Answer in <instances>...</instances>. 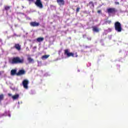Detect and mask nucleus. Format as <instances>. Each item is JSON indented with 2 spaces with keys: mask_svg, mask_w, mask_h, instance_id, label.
I'll use <instances>...</instances> for the list:
<instances>
[{
  "mask_svg": "<svg viewBox=\"0 0 128 128\" xmlns=\"http://www.w3.org/2000/svg\"><path fill=\"white\" fill-rule=\"evenodd\" d=\"M24 59L21 58L20 57L16 56L12 58L11 60V64H24Z\"/></svg>",
  "mask_w": 128,
  "mask_h": 128,
  "instance_id": "f257e3e1",
  "label": "nucleus"
},
{
  "mask_svg": "<svg viewBox=\"0 0 128 128\" xmlns=\"http://www.w3.org/2000/svg\"><path fill=\"white\" fill-rule=\"evenodd\" d=\"M64 54L65 56H66L67 58H70V56H72V58H78V53L76 52L75 54H74L72 52H70V49H66L64 50Z\"/></svg>",
  "mask_w": 128,
  "mask_h": 128,
  "instance_id": "f03ea898",
  "label": "nucleus"
},
{
  "mask_svg": "<svg viewBox=\"0 0 128 128\" xmlns=\"http://www.w3.org/2000/svg\"><path fill=\"white\" fill-rule=\"evenodd\" d=\"M115 30L118 32H120L122 30V24L118 22H116L114 24Z\"/></svg>",
  "mask_w": 128,
  "mask_h": 128,
  "instance_id": "7ed1b4c3",
  "label": "nucleus"
},
{
  "mask_svg": "<svg viewBox=\"0 0 128 128\" xmlns=\"http://www.w3.org/2000/svg\"><path fill=\"white\" fill-rule=\"evenodd\" d=\"M22 86L24 88H26V90H28V84H30V82L28 81V80L25 79L22 82Z\"/></svg>",
  "mask_w": 128,
  "mask_h": 128,
  "instance_id": "20e7f679",
  "label": "nucleus"
},
{
  "mask_svg": "<svg viewBox=\"0 0 128 128\" xmlns=\"http://www.w3.org/2000/svg\"><path fill=\"white\" fill-rule=\"evenodd\" d=\"M34 4L36 6L39 8H44V5L42 2L41 0H36V2H34Z\"/></svg>",
  "mask_w": 128,
  "mask_h": 128,
  "instance_id": "39448f33",
  "label": "nucleus"
},
{
  "mask_svg": "<svg viewBox=\"0 0 128 128\" xmlns=\"http://www.w3.org/2000/svg\"><path fill=\"white\" fill-rule=\"evenodd\" d=\"M118 12V10L116 9V8H109L107 9V12L108 14H114L116 12Z\"/></svg>",
  "mask_w": 128,
  "mask_h": 128,
  "instance_id": "423d86ee",
  "label": "nucleus"
},
{
  "mask_svg": "<svg viewBox=\"0 0 128 128\" xmlns=\"http://www.w3.org/2000/svg\"><path fill=\"white\" fill-rule=\"evenodd\" d=\"M30 26H32L33 28H36V26H40V22H32L30 23Z\"/></svg>",
  "mask_w": 128,
  "mask_h": 128,
  "instance_id": "0eeeda50",
  "label": "nucleus"
},
{
  "mask_svg": "<svg viewBox=\"0 0 128 128\" xmlns=\"http://www.w3.org/2000/svg\"><path fill=\"white\" fill-rule=\"evenodd\" d=\"M24 74H26V71L24 70H19L18 72L16 74V76H24Z\"/></svg>",
  "mask_w": 128,
  "mask_h": 128,
  "instance_id": "6e6552de",
  "label": "nucleus"
},
{
  "mask_svg": "<svg viewBox=\"0 0 128 128\" xmlns=\"http://www.w3.org/2000/svg\"><path fill=\"white\" fill-rule=\"evenodd\" d=\"M56 2L60 6H64V0H56Z\"/></svg>",
  "mask_w": 128,
  "mask_h": 128,
  "instance_id": "1a4fd4ad",
  "label": "nucleus"
},
{
  "mask_svg": "<svg viewBox=\"0 0 128 128\" xmlns=\"http://www.w3.org/2000/svg\"><path fill=\"white\" fill-rule=\"evenodd\" d=\"M92 32H100V29H98V27L94 26L93 27H92Z\"/></svg>",
  "mask_w": 128,
  "mask_h": 128,
  "instance_id": "9d476101",
  "label": "nucleus"
},
{
  "mask_svg": "<svg viewBox=\"0 0 128 128\" xmlns=\"http://www.w3.org/2000/svg\"><path fill=\"white\" fill-rule=\"evenodd\" d=\"M14 48H16L17 50H21L20 46L18 44H16L14 46Z\"/></svg>",
  "mask_w": 128,
  "mask_h": 128,
  "instance_id": "9b49d317",
  "label": "nucleus"
},
{
  "mask_svg": "<svg viewBox=\"0 0 128 128\" xmlns=\"http://www.w3.org/2000/svg\"><path fill=\"white\" fill-rule=\"evenodd\" d=\"M18 98H20V94H16L15 95L12 96V99L14 100H18Z\"/></svg>",
  "mask_w": 128,
  "mask_h": 128,
  "instance_id": "f8f14e48",
  "label": "nucleus"
},
{
  "mask_svg": "<svg viewBox=\"0 0 128 128\" xmlns=\"http://www.w3.org/2000/svg\"><path fill=\"white\" fill-rule=\"evenodd\" d=\"M44 38L43 37H40L36 38V40L37 42H44Z\"/></svg>",
  "mask_w": 128,
  "mask_h": 128,
  "instance_id": "ddd939ff",
  "label": "nucleus"
},
{
  "mask_svg": "<svg viewBox=\"0 0 128 128\" xmlns=\"http://www.w3.org/2000/svg\"><path fill=\"white\" fill-rule=\"evenodd\" d=\"M16 74V70H11V76H14Z\"/></svg>",
  "mask_w": 128,
  "mask_h": 128,
  "instance_id": "4468645a",
  "label": "nucleus"
},
{
  "mask_svg": "<svg viewBox=\"0 0 128 128\" xmlns=\"http://www.w3.org/2000/svg\"><path fill=\"white\" fill-rule=\"evenodd\" d=\"M4 94H0V104H2V100H4Z\"/></svg>",
  "mask_w": 128,
  "mask_h": 128,
  "instance_id": "2eb2a0df",
  "label": "nucleus"
},
{
  "mask_svg": "<svg viewBox=\"0 0 128 128\" xmlns=\"http://www.w3.org/2000/svg\"><path fill=\"white\" fill-rule=\"evenodd\" d=\"M10 8H12V6H4V10L8 12L9 10H10Z\"/></svg>",
  "mask_w": 128,
  "mask_h": 128,
  "instance_id": "dca6fc26",
  "label": "nucleus"
},
{
  "mask_svg": "<svg viewBox=\"0 0 128 128\" xmlns=\"http://www.w3.org/2000/svg\"><path fill=\"white\" fill-rule=\"evenodd\" d=\"M50 56V55H44L42 56V60H46Z\"/></svg>",
  "mask_w": 128,
  "mask_h": 128,
  "instance_id": "f3484780",
  "label": "nucleus"
},
{
  "mask_svg": "<svg viewBox=\"0 0 128 128\" xmlns=\"http://www.w3.org/2000/svg\"><path fill=\"white\" fill-rule=\"evenodd\" d=\"M28 60L30 64L34 62V59L30 57L28 58Z\"/></svg>",
  "mask_w": 128,
  "mask_h": 128,
  "instance_id": "a211bd4d",
  "label": "nucleus"
},
{
  "mask_svg": "<svg viewBox=\"0 0 128 128\" xmlns=\"http://www.w3.org/2000/svg\"><path fill=\"white\" fill-rule=\"evenodd\" d=\"M89 6L92 8H94V2H90L88 4Z\"/></svg>",
  "mask_w": 128,
  "mask_h": 128,
  "instance_id": "6ab92c4d",
  "label": "nucleus"
},
{
  "mask_svg": "<svg viewBox=\"0 0 128 128\" xmlns=\"http://www.w3.org/2000/svg\"><path fill=\"white\" fill-rule=\"evenodd\" d=\"M105 24H112V20H106V22H105Z\"/></svg>",
  "mask_w": 128,
  "mask_h": 128,
  "instance_id": "aec40b11",
  "label": "nucleus"
},
{
  "mask_svg": "<svg viewBox=\"0 0 128 128\" xmlns=\"http://www.w3.org/2000/svg\"><path fill=\"white\" fill-rule=\"evenodd\" d=\"M80 8H78L76 9V13L78 14V12H80Z\"/></svg>",
  "mask_w": 128,
  "mask_h": 128,
  "instance_id": "412c9836",
  "label": "nucleus"
},
{
  "mask_svg": "<svg viewBox=\"0 0 128 128\" xmlns=\"http://www.w3.org/2000/svg\"><path fill=\"white\" fill-rule=\"evenodd\" d=\"M98 14H102V10H98Z\"/></svg>",
  "mask_w": 128,
  "mask_h": 128,
  "instance_id": "4be33fe9",
  "label": "nucleus"
},
{
  "mask_svg": "<svg viewBox=\"0 0 128 128\" xmlns=\"http://www.w3.org/2000/svg\"><path fill=\"white\" fill-rule=\"evenodd\" d=\"M8 94V96H12V95L11 94Z\"/></svg>",
  "mask_w": 128,
  "mask_h": 128,
  "instance_id": "5701e85b",
  "label": "nucleus"
},
{
  "mask_svg": "<svg viewBox=\"0 0 128 128\" xmlns=\"http://www.w3.org/2000/svg\"><path fill=\"white\" fill-rule=\"evenodd\" d=\"M116 4H120V2H115Z\"/></svg>",
  "mask_w": 128,
  "mask_h": 128,
  "instance_id": "b1692460",
  "label": "nucleus"
},
{
  "mask_svg": "<svg viewBox=\"0 0 128 128\" xmlns=\"http://www.w3.org/2000/svg\"><path fill=\"white\" fill-rule=\"evenodd\" d=\"M14 36H18L17 35V34H14Z\"/></svg>",
  "mask_w": 128,
  "mask_h": 128,
  "instance_id": "393cba45",
  "label": "nucleus"
},
{
  "mask_svg": "<svg viewBox=\"0 0 128 128\" xmlns=\"http://www.w3.org/2000/svg\"><path fill=\"white\" fill-rule=\"evenodd\" d=\"M34 0H28V2H34Z\"/></svg>",
  "mask_w": 128,
  "mask_h": 128,
  "instance_id": "a878e982",
  "label": "nucleus"
},
{
  "mask_svg": "<svg viewBox=\"0 0 128 128\" xmlns=\"http://www.w3.org/2000/svg\"><path fill=\"white\" fill-rule=\"evenodd\" d=\"M2 75V73H0V76H1Z\"/></svg>",
  "mask_w": 128,
  "mask_h": 128,
  "instance_id": "bb28decb",
  "label": "nucleus"
}]
</instances>
